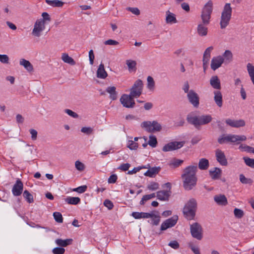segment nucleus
Returning <instances> with one entry per match:
<instances>
[{
    "instance_id": "1",
    "label": "nucleus",
    "mask_w": 254,
    "mask_h": 254,
    "mask_svg": "<svg viewBox=\"0 0 254 254\" xmlns=\"http://www.w3.org/2000/svg\"><path fill=\"white\" fill-rule=\"evenodd\" d=\"M197 167L196 164L187 166L183 170L181 178L183 186L186 190H190L195 187L197 181Z\"/></svg>"
},
{
    "instance_id": "2",
    "label": "nucleus",
    "mask_w": 254,
    "mask_h": 254,
    "mask_svg": "<svg viewBox=\"0 0 254 254\" xmlns=\"http://www.w3.org/2000/svg\"><path fill=\"white\" fill-rule=\"evenodd\" d=\"M212 9V1L209 0L202 8L201 14L202 22L198 24L197 27V33L200 36H205L207 34L208 28L206 26L210 23Z\"/></svg>"
},
{
    "instance_id": "3",
    "label": "nucleus",
    "mask_w": 254,
    "mask_h": 254,
    "mask_svg": "<svg viewBox=\"0 0 254 254\" xmlns=\"http://www.w3.org/2000/svg\"><path fill=\"white\" fill-rule=\"evenodd\" d=\"M212 120V118L210 115L196 116L189 114L187 117V122L198 129H200L201 126L207 125Z\"/></svg>"
},
{
    "instance_id": "4",
    "label": "nucleus",
    "mask_w": 254,
    "mask_h": 254,
    "mask_svg": "<svg viewBox=\"0 0 254 254\" xmlns=\"http://www.w3.org/2000/svg\"><path fill=\"white\" fill-rule=\"evenodd\" d=\"M197 202L195 199L191 198L186 204L183 208L185 217L188 220H193L195 216Z\"/></svg>"
},
{
    "instance_id": "5",
    "label": "nucleus",
    "mask_w": 254,
    "mask_h": 254,
    "mask_svg": "<svg viewBox=\"0 0 254 254\" xmlns=\"http://www.w3.org/2000/svg\"><path fill=\"white\" fill-rule=\"evenodd\" d=\"M232 9L230 3H227L224 5L221 13V20L220 22L221 29L225 28L229 24L231 18Z\"/></svg>"
},
{
    "instance_id": "6",
    "label": "nucleus",
    "mask_w": 254,
    "mask_h": 254,
    "mask_svg": "<svg viewBox=\"0 0 254 254\" xmlns=\"http://www.w3.org/2000/svg\"><path fill=\"white\" fill-rule=\"evenodd\" d=\"M141 127L144 128L148 132L160 131L162 129L161 125L156 121L153 122L144 121L141 124Z\"/></svg>"
},
{
    "instance_id": "7",
    "label": "nucleus",
    "mask_w": 254,
    "mask_h": 254,
    "mask_svg": "<svg viewBox=\"0 0 254 254\" xmlns=\"http://www.w3.org/2000/svg\"><path fill=\"white\" fill-rule=\"evenodd\" d=\"M190 232L193 238L198 240H201L202 239L203 229L201 225L198 222L190 224Z\"/></svg>"
},
{
    "instance_id": "8",
    "label": "nucleus",
    "mask_w": 254,
    "mask_h": 254,
    "mask_svg": "<svg viewBox=\"0 0 254 254\" xmlns=\"http://www.w3.org/2000/svg\"><path fill=\"white\" fill-rule=\"evenodd\" d=\"M143 85V82L141 79H138L136 80L130 88L131 95L136 98L139 97L142 92Z\"/></svg>"
},
{
    "instance_id": "9",
    "label": "nucleus",
    "mask_w": 254,
    "mask_h": 254,
    "mask_svg": "<svg viewBox=\"0 0 254 254\" xmlns=\"http://www.w3.org/2000/svg\"><path fill=\"white\" fill-rule=\"evenodd\" d=\"M134 98L135 97L132 96L130 93L129 95L125 94L121 96L120 102L124 107L127 108H132L134 107L135 105Z\"/></svg>"
},
{
    "instance_id": "10",
    "label": "nucleus",
    "mask_w": 254,
    "mask_h": 254,
    "mask_svg": "<svg viewBox=\"0 0 254 254\" xmlns=\"http://www.w3.org/2000/svg\"><path fill=\"white\" fill-rule=\"evenodd\" d=\"M185 144V141H173L165 145L162 149L164 152L171 151L177 150L182 147Z\"/></svg>"
},
{
    "instance_id": "11",
    "label": "nucleus",
    "mask_w": 254,
    "mask_h": 254,
    "mask_svg": "<svg viewBox=\"0 0 254 254\" xmlns=\"http://www.w3.org/2000/svg\"><path fill=\"white\" fill-rule=\"evenodd\" d=\"M178 220V217L177 215H174L171 218L166 219L161 225V231H165L168 228L174 226L176 224Z\"/></svg>"
},
{
    "instance_id": "12",
    "label": "nucleus",
    "mask_w": 254,
    "mask_h": 254,
    "mask_svg": "<svg viewBox=\"0 0 254 254\" xmlns=\"http://www.w3.org/2000/svg\"><path fill=\"white\" fill-rule=\"evenodd\" d=\"M187 97L189 102L195 108H197L199 104V98L198 94L193 90H190L187 94Z\"/></svg>"
},
{
    "instance_id": "13",
    "label": "nucleus",
    "mask_w": 254,
    "mask_h": 254,
    "mask_svg": "<svg viewBox=\"0 0 254 254\" xmlns=\"http://www.w3.org/2000/svg\"><path fill=\"white\" fill-rule=\"evenodd\" d=\"M45 24L42 20L37 19L35 23L32 34L36 37H39L41 32L45 28Z\"/></svg>"
},
{
    "instance_id": "14",
    "label": "nucleus",
    "mask_w": 254,
    "mask_h": 254,
    "mask_svg": "<svg viewBox=\"0 0 254 254\" xmlns=\"http://www.w3.org/2000/svg\"><path fill=\"white\" fill-rule=\"evenodd\" d=\"M224 62V59L221 56L213 57L211 62L210 66L212 70H215L220 67Z\"/></svg>"
},
{
    "instance_id": "15",
    "label": "nucleus",
    "mask_w": 254,
    "mask_h": 254,
    "mask_svg": "<svg viewBox=\"0 0 254 254\" xmlns=\"http://www.w3.org/2000/svg\"><path fill=\"white\" fill-rule=\"evenodd\" d=\"M215 156L217 161L222 166H226L228 165L227 160L224 153L219 149L215 150Z\"/></svg>"
},
{
    "instance_id": "16",
    "label": "nucleus",
    "mask_w": 254,
    "mask_h": 254,
    "mask_svg": "<svg viewBox=\"0 0 254 254\" xmlns=\"http://www.w3.org/2000/svg\"><path fill=\"white\" fill-rule=\"evenodd\" d=\"M23 189V183L19 179H18L12 188V194L14 196H19L22 192Z\"/></svg>"
},
{
    "instance_id": "17",
    "label": "nucleus",
    "mask_w": 254,
    "mask_h": 254,
    "mask_svg": "<svg viewBox=\"0 0 254 254\" xmlns=\"http://www.w3.org/2000/svg\"><path fill=\"white\" fill-rule=\"evenodd\" d=\"M226 123L229 126L233 127H243L245 126V122L242 119L238 120H234L230 119H228L225 121Z\"/></svg>"
},
{
    "instance_id": "18",
    "label": "nucleus",
    "mask_w": 254,
    "mask_h": 254,
    "mask_svg": "<svg viewBox=\"0 0 254 254\" xmlns=\"http://www.w3.org/2000/svg\"><path fill=\"white\" fill-rule=\"evenodd\" d=\"M171 191L160 190L156 192V197L158 199L162 201H167L171 195Z\"/></svg>"
},
{
    "instance_id": "19",
    "label": "nucleus",
    "mask_w": 254,
    "mask_h": 254,
    "mask_svg": "<svg viewBox=\"0 0 254 254\" xmlns=\"http://www.w3.org/2000/svg\"><path fill=\"white\" fill-rule=\"evenodd\" d=\"M107 76L108 73L105 69L104 65L101 63L97 70V77L101 79H105Z\"/></svg>"
},
{
    "instance_id": "20",
    "label": "nucleus",
    "mask_w": 254,
    "mask_h": 254,
    "mask_svg": "<svg viewBox=\"0 0 254 254\" xmlns=\"http://www.w3.org/2000/svg\"><path fill=\"white\" fill-rule=\"evenodd\" d=\"M214 94V100L216 104L219 107H222L223 106L222 95L220 91L216 90L213 92Z\"/></svg>"
},
{
    "instance_id": "21",
    "label": "nucleus",
    "mask_w": 254,
    "mask_h": 254,
    "mask_svg": "<svg viewBox=\"0 0 254 254\" xmlns=\"http://www.w3.org/2000/svg\"><path fill=\"white\" fill-rule=\"evenodd\" d=\"M214 200L218 205L225 206L228 203L227 198L224 194L215 195Z\"/></svg>"
},
{
    "instance_id": "22",
    "label": "nucleus",
    "mask_w": 254,
    "mask_h": 254,
    "mask_svg": "<svg viewBox=\"0 0 254 254\" xmlns=\"http://www.w3.org/2000/svg\"><path fill=\"white\" fill-rule=\"evenodd\" d=\"M166 22L168 24H173L177 23V20L175 14L171 12L169 10L166 12Z\"/></svg>"
},
{
    "instance_id": "23",
    "label": "nucleus",
    "mask_w": 254,
    "mask_h": 254,
    "mask_svg": "<svg viewBox=\"0 0 254 254\" xmlns=\"http://www.w3.org/2000/svg\"><path fill=\"white\" fill-rule=\"evenodd\" d=\"M161 170V168L160 167H153L152 168H150L144 174V175L146 176L149 177L151 178H153L155 177V176L158 174Z\"/></svg>"
},
{
    "instance_id": "24",
    "label": "nucleus",
    "mask_w": 254,
    "mask_h": 254,
    "mask_svg": "<svg viewBox=\"0 0 254 254\" xmlns=\"http://www.w3.org/2000/svg\"><path fill=\"white\" fill-rule=\"evenodd\" d=\"M210 84L215 89H220V81L217 76H213L210 79Z\"/></svg>"
},
{
    "instance_id": "25",
    "label": "nucleus",
    "mask_w": 254,
    "mask_h": 254,
    "mask_svg": "<svg viewBox=\"0 0 254 254\" xmlns=\"http://www.w3.org/2000/svg\"><path fill=\"white\" fill-rule=\"evenodd\" d=\"M73 240L72 239H67L65 240H62L61 239H58L56 240V243L60 247H65L72 244Z\"/></svg>"
},
{
    "instance_id": "26",
    "label": "nucleus",
    "mask_w": 254,
    "mask_h": 254,
    "mask_svg": "<svg viewBox=\"0 0 254 254\" xmlns=\"http://www.w3.org/2000/svg\"><path fill=\"white\" fill-rule=\"evenodd\" d=\"M131 215L135 219H140V218H148L149 217H152L151 213L147 212H133L132 213Z\"/></svg>"
},
{
    "instance_id": "27",
    "label": "nucleus",
    "mask_w": 254,
    "mask_h": 254,
    "mask_svg": "<svg viewBox=\"0 0 254 254\" xmlns=\"http://www.w3.org/2000/svg\"><path fill=\"white\" fill-rule=\"evenodd\" d=\"M229 142H236L238 141H245L247 137L245 135H238L235 134H229Z\"/></svg>"
},
{
    "instance_id": "28",
    "label": "nucleus",
    "mask_w": 254,
    "mask_h": 254,
    "mask_svg": "<svg viewBox=\"0 0 254 254\" xmlns=\"http://www.w3.org/2000/svg\"><path fill=\"white\" fill-rule=\"evenodd\" d=\"M116 89L115 86H109L106 89V91L110 94V98L112 100H115L117 99V93Z\"/></svg>"
},
{
    "instance_id": "29",
    "label": "nucleus",
    "mask_w": 254,
    "mask_h": 254,
    "mask_svg": "<svg viewBox=\"0 0 254 254\" xmlns=\"http://www.w3.org/2000/svg\"><path fill=\"white\" fill-rule=\"evenodd\" d=\"M209 167V161L205 158H201L198 162V168L201 170H205Z\"/></svg>"
},
{
    "instance_id": "30",
    "label": "nucleus",
    "mask_w": 254,
    "mask_h": 254,
    "mask_svg": "<svg viewBox=\"0 0 254 254\" xmlns=\"http://www.w3.org/2000/svg\"><path fill=\"white\" fill-rule=\"evenodd\" d=\"M20 64L23 66L28 71H31L33 70V65L30 62L24 59L20 60Z\"/></svg>"
},
{
    "instance_id": "31",
    "label": "nucleus",
    "mask_w": 254,
    "mask_h": 254,
    "mask_svg": "<svg viewBox=\"0 0 254 254\" xmlns=\"http://www.w3.org/2000/svg\"><path fill=\"white\" fill-rule=\"evenodd\" d=\"M221 173V170L220 168L217 167H215L214 168V170L213 171H209V174L212 179L214 180L218 179L220 177Z\"/></svg>"
},
{
    "instance_id": "32",
    "label": "nucleus",
    "mask_w": 254,
    "mask_h": 254,
    "mask_svg": "<svg viewBox=\"0 0 254 254\" xmlns=\"http://www.w3.org/2000/svg\"><path fill=\"white\" fill-rule=\"evenodd\" d=\"M46 2L51 6L57 7H61L64 4V2L60 0H46Z\"/></svg>"
},
{
    "instance_id": "33",
    "label": "nucleus",
    "mask_w": 254,
    "mask_h": 254,
    "mask_svg": "<svg viewBox=\"0 0 254 254\" xmlns=\"http://www.w3.org/2000/svg\"><path fill=\"white\" fill-rule=\"evenodd\" d=\"M62 59L64 63L70 64V65H73L75 64V62L74 60L66 53L62 54Z\"/></svg>"
},
{
    "instance_id": "34",
    "label": "nucleus",
    "mask_w": 254,
    "mask_h": 254,
    "mask_svg": "<svg viewBox=\"0 0 254 254\" xmlns=\"http://www.w3.org/2000/svg\"><path fill=\"white\" fill-rule=\"evenodd\" d=\"M223 57L224 62L227 63H229L232 61L233 54L230 50H226L223 55Z\"/></svg>"
},
{
    "instance_id": "35",
    "label": "nucleus",
    "mask_w": 254,
    "mask_h": 254,
    "mask_svg": "<svg viewBox=\"0 0 254 254\" xmlns=\"http://www.w3.org/2000/svg\"><path fill=\"white\" fill-rule=\"evenodd\" d=\"M65 201L69 204L76 205L80 202V199L78 197H67Z\"/></svg>"
},
{
    "instance_id": "36",
    "label": "nucleus",
    "mask_w": 254,
    "mask_h": 254,
    "mask_svg": "<svg viewBox=\"0 0 254 254\" xmlns=\"http://www.w3.org/2000/svg\"><path fill=\"white\" fill-rule=\"evenodd\" d=\"M184 161L183 160L174 158L169 163V166L173 168H176L181 166Z\"/></svg>"
},
{
    "instance_id": "37",
    "label": "nucleus",
    "mask_w": 254,
    "mask_h": 254,
    "mask_svg": "<svg viewBox=\"0 0 254 254\" xmlns=\"http://www.w3.org/2000/svg\"><path fill=\"white\" fill-rule=\"evenodd\" d=\"M213 49L212 46L208 47L204 52L203 56V60L206 61H209L210 58V54Z\"/></svg>"
},
{
    "instance_id": "38",
    "label": "nucleus",
    "mask_w": 254,
    "mask_h": 254,
    "mask_svg": "<svg viewBox=\"0 0 254 254\" xmlns=\"http://www.w3.org/2000/svg\"><path fill=\"white\" fill-rule=\"evenodd\" d=\"M152 215V217H149L151 218V222H150L151 224L155 226H157L160 221V216L159 215H156L153 214V213H151Z\"/></svg>"
},
{
    "instance_id": "39",
    "label": "nucleus",
    "mask_w": 254,
    "mask_h": 254,
    "mask_svg": "<svg viewBox=\"0 0 254 254\" xmlns=\"http://www.w3.org/2000/svg\"><path fill=\"white\" fill-rule=\"evenodd\" d=\"M126 64H127L128 70L129 71L131 70L135 71L136 70V62L135 61L128 60L126 61Z\"/></svg>"
},
{
    "instance_id": "40",
    "label": "nucleus",
    "mask_w": 254,
    "mask_h": 254,
    "mask_svg": "<svg viewBox=\"0 0 254 254\" xmlns=\"http://www.w3.org/2000/svg\"><path fill=\"white\" fill-rule=\"evenodd\" d=\"M147 87L148 89L152 90L154 89L155 87V81L150 76H148L147 78Z\"/></svg>"
},
{
    "instance_id": "41",
    "label": "nucleus",
    "mask_w": 254,
    "mask_h": 254,
    "mask_svg": "<svg viewBox=\"0 0 254 254\" xmlns=\"http://www.w3.org/2000/svg\"><path fill=\"white\" fill-rule=\"evenodd\" d=\"M23 196L26 201L30 203L33 202V195L27 190L24 191Z\"/></svg>"
},
{
    "instance_id": "42",
    "label": "nucleus",
    "mask_w": 254,
    "mask_h": 254,
    "mask_svg": "<svg viewBox=\"0 0 254 254\" xmlns=\"http://www.w3.org/2000/svg\"><path fill=\"white\" fill-rule=\"evenodd\" d=\"M239 177L241 183L243 184L252 185L253 183V181L251 179L246 178L242 174L240 175Z\"/></svg>"
},
{
    "instance_id": "43",
    "label": "nucleus",
    "mask_w": 254,
    "mask_h": 254,
    "mask_svg": "<svg viewBox=\"0 0 254 254\" xmlns=\"http://www.w3.org/2000/svg\"><path fill=\"white\" fill-rule=\"evenodd\" d=\"M243 160L246 165L252 168H254V159H252L248 157H244Z\"/></svg>"
},
{
    "instance_id": "44",
    "label": "nucleus",
    "mask_w": 254,
    "mask_h": 254,
    "mask_svg": "<svg viewBox=\"0 0 254 254\" xmlns=\"http://www.w3.org/2000/svg\"><path fill=\"white\" fill-rule=\"evenodd\" d=\"M148 144L152 147L156 146L157 144V138L154 135H150Z\"/></svg>"
},
{
    "instance_id": "45",
    "label": "nucleus",
    "mask_w": 254,
    "mask_h": 254,
    "mask_svg": "<svg viewBox=\"0 0 254 254\" xmlns=\"http://www.w3.org/2000/svg\"><path fill=\"white\" fill-rule=\"evenodd\" d=\"M53 216L55 221L58 223H63V218L62 214L59 212H55L53 213Z\"/></svg>"
},
{
    "instance_id": "46",
    "label": "nucleus",
    "mask_w": 254,
    "mask_h": 254,
    "mask_svg": "<svg viewBox=\"0 0 254 254\" xmlns=\"http://www.w3.org/2000/svg\"><path fill=\"white\" fill-rule=\"evenodd\" d=\"M234 213L235 217L239 219L242 218L244 215V211L242 210L237 208H235Z\"/></svg>"
},
{
    "instance_id": "47",
    "label": "nucleus",
    "mask_w": 254,
    "mask_h": 254,
    "mask_svg": "<svg viewBox=\"0 0 254 254\" xmlns=\"http://www.w3.org/2000/svg\"><path fill=\"white\" fill-rule=\"evenodd\" d=\"M42 16L43 18L39 19L42 20L45 24L47 22H50L51 20V17L47 12H43L42 14Z\"/></svg>"
},
{
    "instance_id": "48",
    "label": "nucleus",
    "mask_w": 254,
    "mask_h": 254,
    "mask_svg": "<svg viewBox=\"0 0 254 254\" xmlns=\"http://www.w3.org/2000/svg\"><path fill=\"white\" fill-rule=\"evenodd\" d=\"M127 146L130 150H135L138 148V145L137 143L132 140H129Z\"/></svg>"
},
{
    "instance_id": "49",
    "label": "nucleus",
    "mask_w": 254,
    "mask_h": 254,
    "mask_svg": "<svg viewBox=\"0 0 254 254\" xmlns=\"http://www.w3.org/2000/svg\"><path fill=\"white\" fill-rule=\"evenodd\" d=\"M159 186L158 183L152 182L147 186V189L151 190H155L159 189Z\"/></svg>"
},
{
    "instance_id": "50",
    "label": "nucleus",
    "mask_w": 254,
    "mask_h": 254,
    "mask_svg": "<svg viewBox=\"0 0 254 254\" xmlns=\"http://www.w3.org/2000/svg\"><path fill=\"white\" fill-rule=\"evenodd\" d=\"M9 58L6 55L0 54V62L4 64H9Z\"/></svg>"
},
{
    "instance_id": "51",
    "label": "nucleus",
    "mask_w": 254,
    "mask_h": 254,
    "mask_svg": "<svg viewBox=\"0 0 254 254\" xmlns=\"http://www.w3.org/2000/svg\"><path fill=\"white\" fill-rule=\"evenodd\" d=\"M52 252L54 254H64L65 249L62 247H56L53 249Z\"/></svg>"
},
{
    "instance_id": "52",
    "label": "nucleus",
    "mask_w": 254,
    "mask_h": 254,
    "mask_svg": "<svg viewBox=\"0 0 254 254\" xmlns=\"http://www.w3.org/2000/svg\"><path fill=\"white\" fill-rule=\"evenodd\" d=\"M229 135H227V136L222 135L220 136L218 139V142L219 144H223L226 142H229Z\"/></svg>"
},
{
    "instance_id": "53",
    "label": "nucleus",
    "mask_w": 254,
    "mask_h": 254,
    "mask_svg": "<svg viewBox=\"0 0 254 254\" xmlns=\"http://www.w3.org/2000/svg\"><path fill=\"white\" fill-rule=\"evenodd\" d=\"M93 129L91 127H83L81 129V131L87 135H90L93 133Z\"/></svg>"
},
{
    "instance_id": "54",
    "label": "nucleus",
    "mask_w": 254,
    "mask_h": 254,
    "mask_svg": "<svg viewBox=\"0 0 254 254\" xmlns=\"http://www.w3.org/2000/svg\"><path fill=\"white\" fill-rule=\"evenodd\" d=\"M189 247L194 254H200V250L198 247L194 246L192 243H189Z\"/></svg>"
},
{
    "instance_id": "55",
    "label": "nucleus",
    "mask_w": 254,
    "mask_h": 254,
    "mask_svg": "<svg viewBox=\"0 0 254 254\" xmlns=\"http://www.w3.org/2000/svg\"><path fill=\"white\" fill-rule=\"evenodd\" d=\"M87 189V187L86 185L81 186L80 187H78L75 189H74L73 190V191H76L78 193H83L85 192Z\"/></svg>"
},
{
    "instance_id": "56",
    "label": "nucleus",
    "mask_w": 254,
    "mask_h": 254,
    "mask_svg": "<svg viewBox=\"0 0 254 254\" xmlns=\"http://www.w3.org/2000/svg\"><path fill=\"white\" fill-rule=\"evenodd\" d=\"M75 166L76 169L78 171H82L84 169V165L79 161H76L75 163Z\"/></svg>"
},
{
    "instance_id": "57",
    "label": "nucleus",
    "mask_w": 254,
    "mask_h": 254,
    "mask_svg": "<svg viewBox=\"0 0 254 254\" xmlns=\"http://www.w3.org/2000/svg\"><path fill=\"white\" fill-rule=\"evenodd\" d=\"M130 165L129 163H123L121 164L118 169L124 171H127L130 167Z\"/></svg>"
},
{
    "instance_id": "58",
    "label": "nucleus",
    "mask_w": 254,
    "mask_h": 254,
    "mask_svg": "<svg viewBox=\"0 0 254 254\" xmlns=\"http://www.w3.org/2000/svg\"><path fill=\"white\" fill-rule=\"evenodd\" d=\"M127 10L131 12L132 13H133L134 14H135L136 15H138L140 14V10L137 7H127Z\"/></svg>"
},
{
    "instance_id": "59",
    "label": "nucleus",
    "mask_w": 254,
    "mask_h": 254,
    "mask_svg": "<svg viewBox=\"0 0 254 254\" xmlns=\"http://www.w3.org/2000/svg\"><path fill=\"white\" fill-rule=\"evenodd\" d=\"M118 177L116 174L111 175L108 179V182L109 184L115 183L117 180Z\"/></svg>"
},
{
    "instance_id": "60",
    "label": "nucleus",
    "mask_w": 254,
    "mask_h": 254,
    "mask_svg": "<svg viewBox=\"0 0 254 254\" xmlns=\"http://www.w3.org/2000/svg\"><path fill=\"white\" fill-rule=\"evenodd\" d=\"M65 113L68 114L69 116L74 118H77L78 117V115L77 113L73 112L70 109H65L64 111Z\"/></svg>"
},
{
    "instance_id": "61",
    "label": "nucleus",
    "mask_w": 254,
    "mask_h": 254,
    "mask_svg": "<svg viewBox=\"0 0 254 254\" xmlns=\"http://www.w3.org/2000/svg\"><path fill=\"white\" fill-rule=\"evenodd\" d=\"M119 44L118 41L112 39H109L104 42V44L106 45H117Z\"/></svg>"
},
{
    "instance_id": "62",
    "label": "nucleus",
    "mask_w": 254,
    "mask_h": 254,
    "mask_svg": "<svg viewBox=\"0 0 254 254\" xmlns=\"http://www.w3.org/2000/svg\"><path fill=\"white\" fill-rule=\"evenodd\" d=\"M239 148L241 149L242 151L251 152V150L253 149V147L246 145L241 144L239 146Z\"/></svg>"
},
{
    "instance_id": "63",
    "label": "nucleus",
    "mask_w": 254,
    "mask_h": 254,
    "mask_svg": "<svg viewBox=\"0 0 254 254\" xmlns=\"http://www.w3.org/2000/svg\"><path fill=\"white\" fill-rule=\"evenodd\" d=\"M168 245L174 249H178L179 248V244L177 241H171Z\"/></svg>"
},
{
    "instance_id": "64",
    "label": "nucleus",
    "mask_w": 254,
    "mask_h": 254,
    "mask_svg": "<svg viewBox=\"0 0 254 254\" xmlns=\"http://www.w3.org/2000/svg\"><path fill=\"white\" fill-rule=\"evenodd\" d=\"M104 205L109 209H112L114 206L113 203L109 199H106L104 202Z\"/></svg>"
}]
</instances>
